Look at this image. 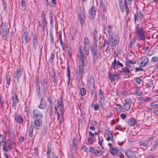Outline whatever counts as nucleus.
I'll return each mask as SVG.
<instances>
[{
  "mask_svg": "<svg viewBox=\"0 0 158 158\" xmlns=\"http://www.w3.org/2000/svg\"><path fill=\"white\" fill-rule=\"evenodd\" d=\"M110 152L111 154L114 155L117 154L118 151L117 149L114 148L110 147Z\"/></svg>",
  "mask_w": 158,
  "mask_h": 158,
  "instance_id": "bb28decb",
  "label": "nucleus"
},
{
  "mask_svg": "<svg viewBox=\"0 0 158 158\" xmlns=\"http://www.w3.org/2000/svg\"><path fill=\"white\" fill-rule=\"evenodd\" d=\"M82 51L81 50V53L80 54L78 55V57L80 60L82 62V64L79 65L77 69V73L79 74H81L83 71V66L86 65L87 64V58L83 54Z\"/></svg>",
  "mask_w": 158,
  "mask_h": 158,
  "instance_id": "f03ea898",
  "label": "nucleus"
},
{
  "mask_svg": "<svg viewBox=\"0 0 158 158\" xmlns=\"http://www.w3.org/2000/svg\"><path fill=\"white\" fill-rule=\"evenodd\" d=\"M154 139L153 137H150L148 140L145 142H141L139 143L140 145L147 147L149 146L152 144V140Z\"/></svg>",
  "mask_w": 158,
  "mask_h": 158,
  "instance_id": "ddd939ff",
  "label": "nucleus"
},
{
  "mask_svg": "<svg viewBox=\"0 0 158 158\" xmlns=\"http://www.w3.org/2000/svg\"><path fill=\"white\" fill-rule=\"evenodd\" d=\"M103 95V93L102 92L101 89H100L98 94V96L100 97H100H102Z\"/></svg>",
  "mask_w": 158,
  "mask_h": 158,
  "instance_id": "774afa93",
  "label": "nucleus"
},
{
  "mask_svg": "<svg viewBox=\"0 0 158 158\" xmlns=\"http://www.w3.org/2000/svg\"><path fill=\"white\" fill-rule=\"evenodd\" d=\"M67 76L68 77V84H69V82L70 81V70H69V66H68L67 67Z\"/></svg>",
  "mask_w": 158,
  "mask_h": 158,
  "instance_id": "a19ab883",
  "label": "nucleus"
},
{
  "mask_svg": "<svg viewBox=\"0 0 158 158\" xmlns=\"http://www.w3.org/2000/svg\"><path fill=\"white\" fill-rule=\"evenodd\" d=\"M116 108L117 110L118 111L120 112L122 110V108L120 105H118L117 106Z\"/></svg>",
  "mask_w": 158,
  "mask_h": 158,
  "instance_id": "bf43d9fd",
  "label": "nucleus"
},
{
  "mask_svg": "<svg viewBox=\"0 0 158 158\" xmlns=\"http://www.w3.org/2000/svg\"><path fill=\"white\" fill-rule=\"evenodd\" d=\"M132 1V0H124V3L126 5L127 4H130L131 3Z\"/></svg>",
  "mask_w": 158,
  "mask_h": 158,
  "instance_id": "69168bd1",
  "label": "nucleus"
},
{
  "mask_svg": "<svg viewBox=\"0 0 158 158\" xmlns=\"http://www.w3.org/2000/svg\"><path fill=\"white\" fill-rule=\"evenodd\" d=\"M88 89L91 90L94 89L95 85L94 80L93 77H90L88 79L87 83Z\"/></svg>",
  "mask_w": 158,
  "mask_h": 158,
  "instance_id": "1a4fd4ad",
  "label": "nucleus"
},
{
  "mask_svg": "<svg viewBox=\"0 0 158 158\" xmlns=\"http://www.w3.org/2000/svg\"><path fill=\"white\" fill-rule=\"evenodd\" d=\"M125 104L131 105V100L130 99H126L125 100Z\"/></svg>",
  "mask_w": 158,
  "mask_h": 158,
  "instance_id": "5fc2aeb1",
  "label": "nucleus"
},
{
  "mask_svg": "<svg viewBox=\"0 0 158 158\" xmlns=\"http://www.w3.org/2000/svg\"><path fill=\"white\" fill-rule=\"evenodd\" d=\"M33 114L36 119H41L43 117L42 113L38 109H35L33 111Z\"/></svg>",
  "mask_w": 158,
  "mask_h": 158,
  "instance_id": "6e6552de",
  "label": "nucleus"
},
{
  "mask_svg": "<svg viewBox=\"0 0 158 158\" xmlns=\"http://www.w3.org/2000/svg\"><path fill=\"white\" fill-rule=\"evenodd\" d=\"M41 20L42 21L43 23V31H44L45 30V28L47 24V22L44 17V11H42V12L41 14Z\"/></svg>",
  "mask_w": 158,
  "mask_h": 158,
  "instance_id": "dca6fc26",
  "label": "nucleus"
},
{
  "mask_svg": "<svg viewBox=\"0 0 158 158\" xmlns=\"http://www.w3.org/2000/svg\"><path fill=\"white\" fill-rule=\"evenodd\" d=\"M41 119H37L35 120L34 121V123L35 124V129H39V127L41 124V122L40 121Z\"/></svg>",
  "mask_w": 158,
  "mask_h": 158,
  "instance_id": "cd10ccee",
  "label": "nucleus"
},
{
  "mask_svg": "<svg viewBox=\"0 0 158 158\" xmlns=\"http://www.w3.org/2000/svg\"><path fill=\"white\" fill-rule=\"evenodd\" d=\"M117 61L115 59H114L113 62L112 63V67L114 69H117Z\"/></svg>",
  "mask_w": 158,
  "mask_h": 158,
  "instance_id": "e433bc0d",
  "label": "nucleus"
},
{
  "mask_svg": "<svg viewBox=\"0 0 158 158\" xmlns=\"http://www.w3.org/2000/svg\"><path fill=\"white\" fill-rule=\"evenodd\" d=\"M136 122V121L133 118H131L128 121V124L130 126H133L135 124Z\"/></svg>",
  "mask_w": 158,
  "mask_h": 158,
  "instance_id": "f704fd0d",
  "label": "nucleus"
},
{
  "mask_svg": "<svg viewBox=\"0 0 158 158\" xmlns=\"http://www.w3.org/2000/svg\"><path fill=\"white\" fill-rule=\"evenodd\" d=\"M77 86L79 89L83 88L84 86V83L81 80H79L77 84Z\"/></svg>",
  "mask_w": 158,
  "mask_h": 158,
  "instance_id": "7c9ffc66",
  "label": "nucleus"
},
{
  "mask_svg": "<svg viewBox=\"0 0 158 158\" xmlns=\"http://www.w3.org/2000/svg\"><path fill=\"white\" fill-rule=\"evenodd\" d=\"M100 100H99V101H100V106L102 108H103L104 107L105 102L102 97H100Z\"/></svg>",
  "mask_w": 158,
  "mask_h": 158,
  "instance_id": "c9c22d12",
  "label": "nucleus"
},
{
  "mask_svg": "<svg viewBox=\"0 0 158 158\" xmlns=\"http://www.w3.org/2000/svg\"><path fill=\"white\" fill-rule=\"evenodd\" d=\"M80 89V94L81 96H84L86 94V90L83 87L79 89Z\"/></svg>",
  "mask_w": 158,
  "mask_h": 158,
  "instance_id": "4c0bfd02",
  "label": "nucleus"
},
{
  "mask_svg": "<svg viewBox=\"0 0 158 158\" xmlns=\"http://www.w3.org/2000/svg\"><path fill=\"white\" fill-rule=\"evenodd\" d=\"M78 18L80 21V23L81 25L84 24L85 15L83 12V11L81 8H79V10L78 12Z\"/></svg>",
  "mask_w": 158,
  "mask_h": 158,
  "instance_id": "9d476101",
  "label": "nucleus"
},
{
  "mask_svg": "<svg viewBox=\"0 0 158 158\" xmlns=\"http://www.w3.org/2000/svg\"><path fill=\"white\" fill-rule=\"evenodd\" d=\"M121 70V72L127 74L131 73L130 70L126 67L122 69Z\"/></svg>",
  "mask_w": 158,
  "mask_h": 158,
  "instance_id": "72a5a7b5",
  "label": "nucleus"
},
{
  "mask_svg": "<svg viewBox=\"0 0 158 158\" xmlns=\"http://www.w3.org/2000/svg\"><path fill=\"white\" fill-rule=\"evenodd\" d=\"M38 148L37 147H35L34 148L35 152H34V155L35 156H37L38 155V154L39 152H38Z\"/></svg>",
  "mask_w": 158,
  "mask_h": 158,
  "instance_id": "0e129e2a",
  "label": "nucleus"
},
{
  "mask_svg": "<svg viewBox=\"0 0 158 158\" xmlns=\"http://www.w3.org/2000/svg\"><path fill=\"white\" fill-rule=\"evenodd\" d=\"M140 62V66L141 67H143L147 65L148 61V59L146 56H143L141 57L139 60Z\"/></svg>",
  "mask_w": 158,
  "mask_h": 158,
  "instance_id": "0eeeda50",
  "label": "nucleus"
},
{
  "mask_svg": "<svg viewBox=\"0 0 158 158\" xmlns=\"http://www.w3.org/2000/svg\"><path fill=\"white\" fill-rule=\"evenodd\" d=\"M34 48L36 50L38 47V40H32Z\"/></svg>",
  "mask_w": 158,
  "mask_h": 158,
  "instance_id": "37998d69",
  "label": "nucleus"
},
{
  "mask_svg": "<svg viewBox=\"0 0 158 158\" xmlns=\"http://www.w3.org/2000/svg\"><path fill=\"white\" fill-rule=\"evenodd\" d=\"M152 60L154 62H156L158 60V57L156 56L153 57L152 58Z\"/></svg>",
  "mask_w": 158,
  "mask_h": 158,
  "instance_id": "338daca9",
  "label": "nucleus"
},
{
  "mask_svg": "<svg viewBox=\"0 0 158 158\" xmlns=\"http://www.w3.org/2000/svg\"><path fill=\"white\" fill-rule=\"evenodd\" d=\"M49 35L50 36V41L51 43H53L54 42L53 37L52 34V31H50L49 33Z\"/></svg>",
  "mask_w": 158,
  "mask_h": 158,
  "instance_id": "603ef678",
  "label": "nucleus"
},
{
  "mask_svg": "<svg viewBox=\"0 0 158 158\" xmlns=\"http://www.w3.org/2000/svg\"><path fill=\"white\" fill-rule=\"evenodd\" d=\"M158 146V140H157L153 146V147L152 148V150H154Z\"/></svg>",
  "mask_w": 158,
  "mask_h": 158,
  "instance_id": "8fccbe9b",
  "label": "nucleus"
},
{
  "mask_svg": "<svg viewBox=\"0 0 158 158\" xmlns=\"http://www.w3.org/2000/svg\"><path fill=\"white\" fill-rule=\"evenodd\" d=\"M36 90L37 94H40V86L39 81H37L36 84Z\"/></svg>",
  "mask_w": 158,
  "mask_h": 158,
  "instance_id": "c85d7f7f",
  "label": "nucleus"
},
{
  "mask_svg": "<svg viewBox=\"0 0 158 158\" xmlns=\"http://www.w3.org/2000/svg\"><path fill=\"white\" fill-rule=\"evenodd\" d=\"M73 149V150H75L76 148V144L77 143V139L76 138H73L72 140Z\"/></svg>",
  "mask_w": 158,
  "mask_h": 158,
  "instance_id": "2f4dec72",
  "label": "nucleus"
},
{
  "mask_svg": "<svg viewBox=\"0 0 158 158\" xmlns=\"http://www.w3.org/2000/svg\"><path fill=\"white\" fill-rule=\"evenodd\" d=\"M88 141L89 142V143L91 144H92L94 143L93 139L91 137H89L88 138Z\"/></svg>",
  "mask_w": 158,
  "mask_h": 158,
  "instance_id": "4d7b16f0",
  "label": "nucleus"
},
{
  "mask_svg": "<svg viewBox=\"0 0 158 158\" xmlns=\"http://www.w3.org/2000/svg\"><path fill=\"white\" fill-rule=\"evenodd\" d=\"M108 77L110 81H115L117 79L118 77V74H113L111 75L110 74H109Z\"/></svg>",
  "mask_w": 158,
  "mask_h": 158,
  "instance_id": "aec40b11",
  "label": "nucleus"
},
{
  "mask_svg": "<svg viewBox=\"0 0 158 158\" xmlns=\"http://www.w3.org/2000/svg\"><path fill=\"white\" fill-rule=\"evenodd\" d=\"M34 129V127L33 125H31L29 128V135L30 137H31L33 136V130Z\"/></svg>",
  "mask_w": 158,
  "mask_h": 158,
  "instance_id": "473e14b6",
  "label": "nucleus"
},
{
  "mask_svg": "<svg viewBox=\"0 0 158 158\" xmlns=\"http://www.w3.org/2000/svg\"><path fill=\"white\" fill-rule=\"evenodd\" d=\"M93 43H98V34L97 31L96 29H94L93 32Z\"/></svg>",
  "mask_w": 158,
  "mask_h": 158,
  "instance_id": "f3484780",
  "label": "nucleus"
},
{
  "mask_svg": "<svg viewBox=\"0 0 158 158\" xmlns=\"http://www.w3.org/2000/svg\"><path fill=\"white\" fill-rule=\"evenodd\" d=\"M58 107V106H55L54 107V108L55 109V113H56V114L57 116V120H59L60 119V114L59 113L58 110L57 109V108Z\"/></svg>",
  "mask_w": 158,
  "mask_h": 158,
  "instance_id": "09e8293b",
  "label": "nucleus"
},
{
  "mask_svg": "<svg viewBox=\"0 0 158 158\" xmlns=\"http://www.w3.org/2000/svg\"><path fill=\"white\" fill-rule=\"evenodd\" d=\"M119 4L120 10L122 12H123L125 9V11L127 15L129 13V9L127 5L123 2V0H118Z\"/></svg>",
  "mask_w": 158,
  "mask_h": 158,
  "instance_id": "39448f33",
  "label": "nucleus"
},
{
  "mask_svg": "<svg viewBox=\"0 0 158 158\" xmlns=\"http://www.w3.org/2000/svg\"><path fill=\"white\" fill-rule=\"evenodd\" d=\"M126 65L127 68L129 70H131V71H132V69H131L132 66L131 64H128L126 62Z\"/></svg>",
  "mask_w": 158,
  "mask_h": 158,
  "instance_id": "864d4df0",
  "label": "nucleus"
},
{
  "mask_svg": "<svg viewBox=\"0 0 158 158\" xmlns=\"http://www.w3.org/2000/svg\"><path fill=\"white\" fill-rule=\"evenodd\" d=\"M130 106V105L127 104L125 103L123 105V108L125 110L128 111L129 110Z\"/></svg>",
  "mask_w": 158,
  "mask_h": 158,
  "instance_id": "49530a36",
  "label": "nucleus"
},
{
  "mask_svg": "<svg viewBox=\"0 0 158 158\" xmlns=\"http://www.w3.org/2000/svg\"><path fill=\"white\" fill-rule=\"evenodd\" d=\"M84 46L83 48L82 46H80L79 47V51L78 54H80L81 53V50L82 51V52L83 54H84V52H85V53L87 55H88L89 54V41L87 37H84Z\"/></svg>",
  "mask_w": 158,
  "mask_h": 158,
  "instance_id": "7ed1b4c3",
  "label": "nucleus"
},
{
  "mask_svg": "<svg viewBox=\"0 0 158 158\" xmlns=\"http://www.w3.org/2000/svg\"><path fill=\"white\" fill-rule=\"evenodd\" d=\"M103 152L101 150L96 151L94 152V154L98 156H99L102 154Z\"/></svg>",
  "mask_w": 158,
  "mask_h": 158,
  "instance_id": "a18cd8bd",
  "label": "nucleus"
},
{
  "mask_svg": "<svg viewBox=\"0 0 158 158\" xmlns=\"http://www.w3.org/2000/svg\"><path fill=\"white\" fill-rule=\"evenodd\" d=\"M8 26L6 24L2 23L1 25V34L3 40H6L7 35Z\"/></svg>",
  "mask_w": 158,
  "mask_h": 158,
  "instance_id": "20e7f679",
  "label": "nucleus"
},
{
  "mask_svg": "<svg viewBox=\"0 0 158 158\" xmlns=\"http://www.w3.org/2000/svg\"><path fill=\"white\" fill-rule=\"evenodd\" d=\"M46 106L45 102L44 101V99L42 98L40 100V104L38 107L41 109H44L45 108Z\"/></svg>",
  "mask_w": 158,
  "mask_h": 158,
  "instance_id": "4be33fe9",
  "label": "nucleus"
},
{
  "mask_svg": "<svg viewBox=\"0 0 158 158\" xmlns=\"http://www.w3.org/2000/svg\"><path fill=\"white\" fill-rule=\"evenodd\" d=\"M5 140V139L3 136L0 135V143L3 146V143Z\"/></svg>",
  "mask_w": 158,
  "mask_h": 158,
  "instance_id": "79ce46f5",
  "label": "nucleus"
},
{
  "mask_svg": "<svg viewBox=\"0 0 158 158\" xmlns=\"http://www.w3.org/2000/svg\"><path fill=\"white\" fill-rule=\"evenodd\" d=\"M49 116L51 118L54 119L55 118L54 117V114L53 111H49Z\"/></svg>",
  "mask_w": 158,
  "mask_h": 158,
  "instance_id": "3c124183",
  "label": "nucleus"
},
{
  "mask_svg": "<svg viewBox=\"0 0 158 158\" xmlns=\"http://www.w3.org/2000/svg\"><path fill=\"white\" fill-rule=\"evenodd\" d=\"M113 27V25H110L107 27V31L108 34V40L111 41L112 47H114L117 45L119 43V40L118 39H113V35L114 33L113 32L112 28Z\"/></svg>",
  "mask_w": 158,
  "mask_h": 158,
  "instance_id": "f257e3e1",
  "label": "nucleus"
},
{
  "mask_svg": "<svg viewBox=\"0 0 158 158\" xmlns=\"http://www.w3.org/2000/svg\"><path fill=\"white\" fill-rule=\"evenodd\" d=\"M48 79L46 78H44V79L43 85L44 89L46 91L48 89Z\"/></svg>",
  "mask_w": 158,
  "mask_h": 158,
  "instance_id": "a878e982",
  "label": "nucleus"
},
{
  "mask_svg": "<svg viewBox=\"0 0 158 158\" xmlns=\"http://www.w3.org/2000/svg\"><path fill=\"white\" fill-rule=\"evenodd\" d=\"M10 77H7L6 78V82L7 85H9L10 83Z\"/></svg>",
  "mask_w": 158,
  "mask_h": 158,
  "instance_id": "052dcab7",
  "label": "nucleus"
},
{
  "mask_svg": "<svg viewBox=\"0 0 158 158\" xmlns=\"http://www.w3.org/2000/svg\"><path fill=\"white\" fill-rule=\"evenodd\" d=\"M103 141V139L102 137L100 136L98 137V144L101 147V149H103L104 148V147L102 146V142Z\"/></svg>",
  "mask_w": 158,
  "mask_h": 158,
  "instance_id": "c756f323",
  "label": "nucleus"
},
{
  "mask_svg": "<svg viewBox=\"0 0 158 158\" xmlns=\"http://www.w3.org/2000/svg\"><path fill=\"white\" fill-rule=\"evenodd\" d=\"M136 32H137L140 39L142 40H144L145 39V35L143 32V29L142 27L138 29H137Z\"/></svg>",
  "mask_w": 158,
  "mask_h": 158,
  "instance_id": "f8f14e48",
  "label": "nucleus"
},
{
  "mask_svg": "<svg viewBox=\"0 0 158 158\" xmlns=\"http://www.w3.org/2000/svg\"><path fill=\"white\" fill-rule=\"evenodd\" d=\"M2 5L3 7V10L5 11L6 10V0H2Z\"/></svg>",
  "mask_w": 158,
  "mask_h": 158,
  "instance_id": "c03bdc74",
  "label": "nucleus"
},
{
  "mask_svg": "<svg viewBox=\"0 0 158 158\" xmlns=\"http://www.w3.org/2000/svg\"><path fill=\"white\" fill-rule=\"evenodd\" d=\"M97 44L93 43V47L91 48V51L94 56H95L97 54Z\"/></svg>",
  "mask_w": 158,
  "mask_h": 158,
  "instance_id": "6ab92c4d",
  "label": "nucleus"
},
{
  "mask_svg": "<svg viewBox=\"0 0 158 158\" xmlns=\"http://www.w3.org/2000/svg\"><path fill=\"white\" fill-rule=\"evenodd\" d=\"M95 15L96 8L94 6H92L90 8L89 11V18L91 19H93Z\"/></svg>",
  "mask_w": 158,
  "mask_h": 158,
  "instance_id": "4468645a",
  "label": "nucleus"
},
{
  "mask_svg": "<svg viewBox=\"0 0 158 158\" xmlns=\"http://www.w3.org/2000/svg\"><path fill=\"white\" fill-rule=\"evenodd\" d=\"M47 158H52L50 155L51 152V145L50 143H48L47 144Z\"/></svg>",
  "mask_w": 158,
  "mask_h": 158,
  "instance_id": "a211bd4d",
  "label": "nucleus"
},
{
  "mask_svg": "<svg viewBox=\"0 0 158 158\" xmlns=\"http://www.w3.org/2000/svg\"><path fill=\"white\" fill-rule=\"evenodd\" d=\"M106 139L108 141L111 140L112 143L114 142L113 136H108V137L106 138Z\"/></svg>",
  "mask_w": 158,
  "mask_h": 158,
  "instance_id": "6e6d98bb",
  "label": "nucleus"
},
{
  "mask_svg": "<svg viewBox=\"0 0 158 158\" xmlns=\"http://www.w3.org/2000/svg\"><path fill=\"white\" fill-rule=\"evenodd\" d=\"M15 119L17 123H21L23 122V118L19 115H16L15 116Z\"/></svg>",
  "mask_w": 158,
  "mask_h": 158,
  "instance_id": "393cba45",
  "label": "nucleus"
},
{
  "mask_svg": "<svg viewBox=\"0 0 158 158\" xmlns=\"http://www.w3.org/2000/svg\"><path fill=\"white\" fill-rule=\"evenodd\" d=\"M13 103L12 107L14 109H15L16 107V103L19 102L18 95L16 94H14L12 97Z\"/></svg>",
  "mask_w": 158,
  "mask_h": 158,
  "instance_id": "9b49d317",
  "label": "nucleus"
},
{
  "mask_svg": "<svg viewBox=\"0 0 158 158\" xmlns=\"http://www.w3.org/2000/svg\"><path fill=\"white\" fill-rule=\"evenodd\" d=\"M125 154L128 158H134L135 157L133 152L131 151H127L125 152Z\"/></svg>",
  "mask_w": 158,
  "mask_h": 158,
  "instance_id": "412c9836",
  "label": "nucleus"
},
{
  "mask_svg": "<svg viewBox=\"0 0 158 158\" xmlns=\"http://www.w3.org/2000/svg\"><path fill=\"white\" fill-rule=\"evenodd\" d=\"M22 70L21 68H20L19 69L17 70L15 76H14V77H15L17 80H18L22 75Z\"/></svg>",
  "mask_w": 158,
  "mask_h": 158,
  "instance_id": "b1692460",
  "label": "nucleus"
},
{
  "mask_svg": "<svg viewBox=\"0 0 158 158\" xmlns=\"http://www.w3.org/2000/svg\"><path fill=\"white\" fill-rule=\"evenodd\" d=\"M56 101H57V104L55 106H58V107L60 106V113L61 116H62L63 115L64 113V106L62 105V100H60L58 99Z\"/></svg>",
  "mask_w": 158,
  "mask_h": 158,
  "instance_id": "2eb2a0df",
  "label": "nucleus"
},
{
  "mask_svg": "<svg viewBox=\"0 0 158 158\" xmlns=\"http://www.w3.org/2000/svg\"><path fill=\"white\" fill-rule=\"evenodd\" d=\"M51 75L53 81L54 82H56L57 81V79L56 77L55 69L53 68L51 70Z\"/></svg>",
  "mask_w": 158,
  "mask_h": 158,
  "instance_id": "5701e85b",
  "label": "nucleus"
},
{
  "mask_svg": "<svg viewBox=\"0 0 158 158\" xmlns=\"http://www.w3.org/2000/svg\"><path fill=\"white\" fill-rule=\"evenodd\" d=\"M100 2L101 8L106 6V4L104 2L103 0H100Z\"/></svg>",
  "mask_w": 158,
  "mask_h": 158,
  "instance_id": "13d9d810",
  "label": "nucleus"
},
{
  "mask_svg": "<svg viewBox=\"0 0 158 158\" xmlns=\"http://www.w3.org/2000/svg\"><path fill=\"white\" fill-rule=\"evenodd\" d=\"M151 107L155 108L158 107V102L157 101H155L151 103L150 104Z\"/></svg>",
  "mask_w": 158,
  "mask_h": 158,
  "instance_id": "58836bf2",
  "label": "nucleus"
},
{
  "mask_svg": "<svg viewBox=\"0 0 158 158\" xmlns=\"http://www.w3.org/2000/svg\"><path fill=\"white\" fill-rule=\"evenodd\" d=\"M25 36L24 39L26 43H28L29 41V40L28 38V33L27 32H25L24 33Z\"/></svg>",
  "mask_w": 158,
  "mask_h": 158,
  "instance_id": "ea45409f",
  "label": "nucleus"
},
{
  "mask_svg": "<svg viewBox=\"0 0 158 158\" xmlns=\"http://www.w3.org/2000/svg\"><path fill=\"white\" fill-rule=\"evenodd\" d=\"M32 40H38L37 35L36 34H35L32 37Z\"/></svg>",
  "mask_w": 158,
  "mask_h": 158,
  "instance_id": "680f3d73",
  "label": "nucleus"
},
{
  "mask_svg": "<svg viewBox=\"0 0 158 158\" xmlns=\"http://www.w3.org/2000/svg\"><path fill=\"white\" fill-rule=\"evenodd\" d=\"M12 142L10 140H7L3 148V150L5 152L10 151L12 147Z\"/></svg>",
  "mask_w": 158,
  "mask_h": 158,
  "instance_id": "423d86ee",
  "label": "nucleus"
},
{
  "mask_svg": "<svg viewBox=\"0 0 158 158\" xmlns=\"http://www.w3.org/2000/svg\"><path fill=\"white\" fill-rule=\"evenodd\" d=\"M105 131L108 136H113L112 134L111 133L110 131L109 130H106Z\"/></svg>",
  "mask_w": 158,
  "mask_h": 158,
  "instance_id": "e2e57ef3",
  "label": "nucleus"
},
{
  "mask_svg": "<svg viewBox=\"0 0 158 158\" xmlns=\"http://www.w3.org/2000/svg\"><path fill=\"white\" fill-rule=\"evenodd\" d=\"M21 5L23 10H25L26 8V5L25 0H22L21 2Z\"/></svg>",
  "mask_w": 158,
  "mask_h": 158,
  "instance_id": "de8ad7c7",
  "label": "nucleus"
}]
</instances>
